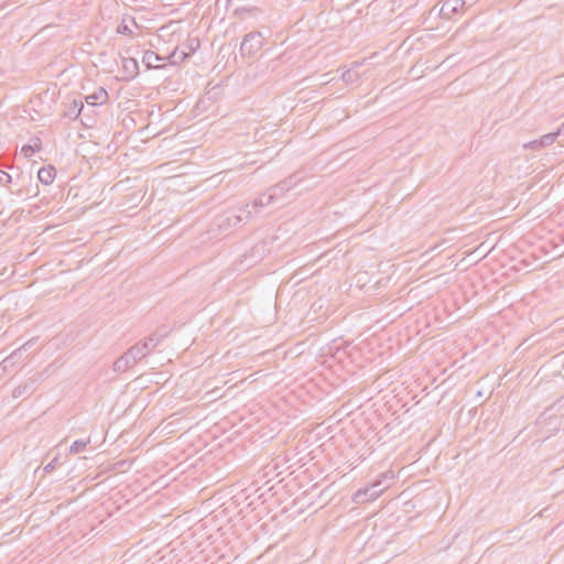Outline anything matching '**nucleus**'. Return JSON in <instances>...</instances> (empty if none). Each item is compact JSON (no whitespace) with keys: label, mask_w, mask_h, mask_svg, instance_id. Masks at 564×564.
<instances>
[{"label":"nucleus","mask_w":564,"mask_h":564,"mask_svg":"<svg viewBox=\"0 0 564 564\" xmlns=\"http://www.w3.org/2000/svg\"><path fill=\"white\" fill-rule=\"evenodd\" d=\"M465 8V0H443L438 10L443 19H452L454 15L459 14Z\"/></svg>","instance_id":"obj_5"},{"label":"nucleus","mask_w":564,"mask_h":564,"mask_svg":"<svg viewBox=\"0 0 564 564\" xmlns=\"http://www.w3.org/2000/svg\"><path fill=\"white\" fill-rule=\"evenodd\" d=\"M394 475L392 471H386L379 475V477L368 486V490L370 491L369 497L372 500L377 499L388 487L389 485H384L386 480H392Z\"/></svg>","instance_id":"obj_6"},{"label":"nucleus","mask_w":564,"mask_h":564,"mask_svg":"<svg viewBox=\"0 0 564 564\" xmlns=\"http://www.w3.org/2000/svg\"><path fill=\"white\" fill-rule=\"evenodd\" d=\"M117 32H118L119 34H123V35H131V34H132V31H131V29L129 28V25H128V24H126V23H123V22H122L121 24H119V25H118V28H117Z\"/></svg>","instance_id":"obj_24"},{"label":"nucleus","mask_w":564,"mask_h":564,"mask_svg":"<svg viewBox=\"0 0 564 564\" xmlns=\"http://www.w3.org/2000/svg\"><path fill=\"white\" fill-rule=\"evenodd\" d=\"M84 110V104L82 99H74L67 107L64 116L72 120H76L82 111Z\"/></svg>","instance_id":"obj_10"},{"label":"nucleus","mask_w":564,"mask_h":564,"mask_svg":"<svg viewBox=\"0 0 564 564\" xmlns=\"http://www.w3.org/2000/svg\"><path fill=\"white\" fill-rule=\"evenodd\" d=\"M88 443H89V440H86V441L77 440V441L73 442V444L70 445L69 452L72 454L80 453L82 451L85 449V447L87 446Z\"/></svg>","instance_id":"obj_21"},{"label":"nucleus","mask_w":564,"mask_h":564,"mask_svg":"<svg viewBox=\"0 0 564 564\" xmlns=\"http://www.w3.org/2000/svg\"><path fill=\"white\" fill-rule=\"evenodd\" d=\"M187 56H189V53H185L184 51L178 52L177 48H175L166 59L171 64H176L178 61H184Z\"/></svg>","instance_id":"obj_20"},{"label":"nucleus","mask_w":564,"mask_h":564,"mask_svg":"<svg viewBox=\"0 0 564 564\" xmlns=\"http://www.w3.org/2000/svg\"><path fill=\"white\" fill-rule=\"evenodd\" d=\"M198 47H199V40L198 39H192V40L188 41L189 53L194 52Z\"/></svg>","instance_id":"obj_25"},{"label":"nucleus","mask_w":564,"mask_h":564,"mask_svg":"<svg viewBox=\"0 0 564 564\" xmlns=\"http://www.w3.org/2000/svg\"><path fill=\"white\" fill-rule=\"evenodd\" d=\"M0 185L2 186H9V191L11 195H15L19 198H26L29 196H34L37 194V185H35L36 191L32 192L30 188L25 187L22 188V186L17 187L18 183H14L12 185V177L9 173L4 171H0Z\"/></svg>","instance_id":"obj_3"},{"label":"nucleus","mask_w":564,"mask_h":564,"mask_svg":"<svg viewBox=\"0 0 564 564\" xmlns=\"http://www.w3.org/2000/svg\"><path fill=\"white\" fill-rule=\"evenodd\" d=\"M361 63H357L355 62L352 67L349 68V69H346L343 74H341V79L346 83V84H352V83H356L360 75L359 73L356 70V67L360 66Z\"/></svg>","instance_id":"obj_14"},{"label":"nucleus","mask_w":564,"mask_h":564,"mask_svg":"<svg viewBox=\"0 0 564 564\" xmlns=\"http://www.w3.org/2000/svg\"><path fill=\"white\" fill-rule=\"evenodd\" d=\"M20 181H21L22 183H24L25 181H28V183H30V184H31V183H32V177H31V176H29L28 178L22 177Z\"/></svg>","instance_id":"obj_26"},{"label":"nucleus","mask_w":564,"mask_h":564,"mask_svg":"<svg viewBox=\"0 0 564 564\" xmlns=\"http://www.w3.org/2000/svg\"><path fill=\"white\" fill-rule=\"evenodd\" d=\"M35 379H29L28 381L19 384L12 392L13 398H21L26 393H32L34 391Z\"/></svg>","instance_id":"obj_13"},{"label":"nucleus","mask_w":564,"mask_h":564,"mask_svg":"<svg viewBox=\"0 0 564 564\" xmlns=\"http://www.w3.org/2000/svg\"><path fill=\"white\" fill-rule=\"evenodd\" d=\"M56 177V170L53 165L43 166L37 172L39 181L44 185H50Z\"/></svg>","instance_id":"obj_8"},{"label":"nucleus","mask_w":564,"mask_h":564,"mask_svg":"<svg viewBox=\"0 0 564 564\" xmlns=\"http://www.w3.org/2000/svg\"><path fill=\"white\" fill-rule=\"evenodd\" d=\"M59 464V457H54L43 469L44 473H51Z\"/></svg>","instance_id":"obj_23"},{"label":"nucleus","mask_w":564,"mask_h":564,"mask_svg":"<svg viewBox=\"0 0 564 564\" xmlns=\"http://www.w3.org/2000/svg\"><path fill=\"white\" fill-rule=\"evenodd\" d=\"M273 203H275V200L273 199L272 195H270V193L268 192L260 195L257 199H254L251 207L257 212L258 208L271 205Z\"/></svg>","instance_id":"obj_15"},{"label":"nucleus","mask_w":564,"mask_h":564,"mask_svg":"<svg viewBox=\"0 0 564 564\" xmlns=\"http://www.w3.org/2000/svg\"><path fill=\"white\" fill-rule=\"evenodd\" d=\"M85 100L89 106L102 105L108 100V93L105 88L99 87L95 93L86 96Z\"/></svg>","instance_id":"obj_9"},{"label":"nucleus","mask_w":564,"mask_h":564,"mask_svg":"<svg viewBox=\"0 0 564 564\" xmlns=\"http://www.w3.org/2000/svg\"><path fill=\"white\" fill-rule=\"evenodd\" d=\"M31 343L32 341L30 340L21 347L17 348L0 362V379L9 371L10 368L17 364V361L21 358L22 352L25 351L29 346H31Z\"/></svg>","instance_id":"obj_7"},{"label":"nucleus","mask_w":564,"mask_h":564,"mask_svg":"<svg viewBox=\"0 0 564 564\" xmlns=\"http://www.w3.org/2000/svg\"><path fill=\"white\" fill-rule=\"evenodd\" d=\"M263 36L261 32L252 31L245 35L240 44V53L242 56H254L263 46Z\"/></svg>","instance_id":"obj_2"},{"label":"nucleus","mask_w":564,"mask_h":564,"mask_svg":"<svg viewBox=\"0 0 564 564\" xmlns=\"http://www.w3.org/2000/svg\"><path fill=\"white\" fill-rule=\"evenodd\" d=\"M557 134H558V132L546 133V134L542 135L540 139L529 142L524 147H529L532 149H541V148L547 147L554 142Z\"/></svg>","instance_id":"obj_11"},{"label":"nucleus","mask_w":564,"mask_h":564,"mask_svg":"<svg viewBox=\"0 0 564 564\" xmlns=\"http://www.w3.org/2000/svg\"><path fill=\"white\" fill-rule=\"evenodd\" d=\"M167 333L169 332L164 328L158 329L155 333L130 347L113 362V370L116 372H124L133 367L139 360L150 355L167 336Z\"/></svg>","instance_id":"obj_1"},{"label":"nucleus","mask_w":564,"mask_h":564,"mask_svg":"<svg viewBox=\"0 0 564 564\" xmlns=\"http://www.w3.org/2000/svg\"><path fill=\"white\" fill-rule=\"evenodd\" d=\"M237 215H242V221H248L252 217V210L250 209V205H246L245 207H241Z\"/></svg>","instance_id":"obj_22"},{"label":"nucleus","mask_w":564,"mask_h":564,"mask_svg":"<svg viewBox=\"0 0 564 564\" xmlns=\"http://www.w3.org/2000/svg\"><path fill=\"white\" fill-rule=\"evenodd\" d=\"M41 150V141L36 139L34 144H25L22 147L21 152L25 158L32 156L35 152Z\"/></svg>","instance_id":"obj_19"},{"label":"nucleus","mask_w":564,"mask_h":564,"mask_svg":"<svg viewBox=\"0 0 564 564\" xmlns=\"http://www.w3.org/2000/svg\"><path fill=\"white\" fill-rule=\"evenodd\" d=\"M122 65L127 73L133 78L138 74L139 65L132 57H123Z\"/></svg>","instance_id":"obj_16"},{"label":"nucleus","mask_w":564,"mask_h":564,"mask_svg":"<svg viewBox=\"0 0 564 564\" xmlns=\"http://www.w3.org/2000/svg\"><path fill=\"white\" fill-rule=\"evenodd\" d=\"M301 178L296 175H290L285 180L281 181L280 183L271 186L269 188L270 195H272L273 199L276 202L280 197H282L286 192H289L292 187H294Z\"/></svg>","instance_id":"obj_4"},{"label":"nucleus","mask_w":564,"mask_h":564,"mask_svg":"<svg viewBox=\"0 0 564 564\" xmlns=\"http://www.w3.org/2000/svg\"><path fill=\"white\" fill-rule=\"evenodd\" d=\"M369 494L370 491L368 490V486L362 488V489H359L355 495H354V498L352 500L356 502V503H364V502H368V501H372V498L369 497Z\"/></svg>","instance_id":"obj_18"},{"label":"nucleus","mask_w":564,"mask_h":564,"mask_svg":"<svg viewBox=\"0 0 564 564\" xmlns=\"http://www.w3.org/2000/svg\"><path fill=\"white\" fill-rule=\"evenodd\" d=\"M164 59V57H161L158 53L150 50L145 51L143 54V63H145L148 67H154V63Z\"/></svg>","instance_id":"obj_17"},{"label":"nucleus","mask_w":564,"mask_h":564,"mask_svg":"<svg viewBox=\"0 0 564 564\" xmlns=\"http://www.w3.org/2000/svg\"><path fill=\"white\" fill-rule=\"evenodd\" d=\"M240 223H242V215H237L236 213H226L219 218L218 226L221 228L224 226L236 227Z\"/></svg>","instance_id":"obj_12"}]
</instances>
